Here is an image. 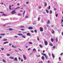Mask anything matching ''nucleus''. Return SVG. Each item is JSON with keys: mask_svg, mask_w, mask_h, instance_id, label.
I'll return each mask as SVG.
<instances>
[{"mask_svg": "<svg viewBox=\"0 0 63 63\" xmlns=\"http://www.w3.org/2000/svg\"><path fill=\"white\" fill-rule=\"evenodd\" d=\"M43 55H44V56H47V55H46V54H43Z\"/></svg>", "mask_w": 63, "mask_h": 63, "instance_id": "nucleus-54", "label": "nucleus"}, {"mask_svg": "<svg viewBox=\"0 0 63 63\" xmlns=\"http://www.w3.org/2000/svg\"><path fill=\"white\" fill-rule=\"evenodd\" d=\"M23 57L25 60H26L27 58L26 57V56H25V55H23Z\"/></svg>", "mask_w": 63, "mask_h": 63, "instance_id": "nucleus-4", "label": "nucleus"}, {"mask_svg": "<svg viewBox=\"0 0 63 63\" xmlns=\"http://www.w3.org/2000/svg\"><path fill=\"white\" fill-rule=\"evenodd\" d=\"M56 17H57V16H58V14H57L56 15Z\"/></svg>", "mask_w": 63, "mask_h": 63, "instance_id": "nucleus-59", "label": "nucleus"}, {"mask_svg": "<svg viewBox=\"0 0 63 63\" xmlns=\"http://www.w3.org/2000/svg\"><path fill=\"white\" fill-rule=\"evenodd\" d=\"M0 4H1V5H3V3L2 2L1 3H0Z\"/></svg>", "mask_w": 63, "mask_h": 63, "instance_id": "nucleus-60", "label": "nucleus"}, {"mask_svg": "<svg viewBox=\"0 0 63 63\" xmlns=\"http://www.w3.org/2000/svg\"><path fill=\"white\" fill-rule=\"evenodd\" d=\"M55 46H54L53 47V48H55Z\"/></svg>", "mask_w": 63, "mask_h": 63, "instance_id": "nucleus-45", "label": "nucleus"}, {"mask_svg": "<svg viewBox=\"0 0 63 63\" xmlns=\"http://www.w3.org/2000/svg\"><path fill=\"white\" fill-rule=\"evenodd\" d=\"M45 52V50H44L43 51V52Z\"/></svg>", "mask_w": 63, "mask_h": 63, "instance_id": "nucleus-63", "label": "nucleus"}, {"mask_svg": "<svg viewBox=\"0 0 63 63\" xmlns=\"http://www.w3.org/2000/svg\"><path fill=\"white\" fill-rule=\"evenodd\" d=\"M31 32L32 33H33L34 32V31L33 30H32L31 31Z\"/></svg>", "mask_w": 63, "mask_h": 63, "instance_id": "nucleus-39", "label": "nucleus"}, {"mask_svg": "<svg viewBox=\"0 0 63 63\" xmlns=\"http://www.w3.org/2000/svg\"><path fill=\"white\" fill-rule=\"evenodd\" d=\"M40 31L41 32H43V27H40Z\"/></svg>", "mask_w": 63, "mask_h": 63, "instance_id": "nucleus-2", "label": "nucleus"}, {"mask_svg": "<svg viewBox=\"0 0 63 63\" xmlns=\"http://www.w3.org/2000/svg\"><path fill=\"white\" fill-rule=\"evenodd\" d=\"M8 42H5L4 43V44H8Z\"/></svg>", "mask_w": 63, "mask_h": 63, "instance_id": "nucleus-19", "label": "nucleus"}, {"mask_svg": "<svg viewBox=\"0 0 63 63\" xmlns=\"http://www.w3.org/2000/svg\"><path fill=\"white\" fill-rule=\"evenodd\" d=\"M38 8L39 9H41V6H40Z\"/></svg>", "mask_w": 63, "mask_h": 63, "instance_id": "nucleus-56", "label": "nucleus"}, {"mask_svg": "<svg viewBox=\"0 0 63 63\" xmlns=\"http://www.w3.org/2000/svg\"><path fill=\"white\" fill-rule=\"evenodd\" d=\"M0 14H2V13L3 14L4 13V12H0Z\"/></svg>", "mask_w": 63, "mask_h": 63, "instance_id": "nucleus-46", "label": "nucleus"}, {"mask_svg": "<svg viewBox=\"0 0 63 63\" xmlns=\"http://www.w3.org/2000/svg\"><path fill=\"white\" fill-rule=\"evenodd\" d=\"M52 13V11H50V14H51Z\"/></svg>", "mask_w": 63, "mask_h": 63, "instance_id": "nucleus-38", "label": "nucleus"}, {"mask_svg": "<svg viewBox=\"0 0 63 63\" xmlns=\"http://www.w3.org/2000/svg\"><path fill=\"white\" fill-rule=\"evenodd\" d=\"M21 30H22V31H24V29H21Z\"/></svg>", "mask_w": 63, "mask_h": 63, "instance_id": "nucleus-49", "label": "nucleus"}, {"mask_svg": "<svg viewBox=\"0 0 63 63\" xmlns=\"http://www.w3.org/2000/svg\"><path fill=\"white\" fill-rule=\"evenodd\" d=\"M28 17V16H26V17H25V18H27Z\"/></svg>", "mask_w": 63, "mask_h": 63, "instance_id": "nucleus-57", "label": "nucleus"}, {"mask_svg": "<svg viewBox=\"0 0 63 63\" xmlns=\"http://www.w3.org/2000/svg\"><path fill=\"white\" fill-rule=\"evenodd\" d=\"M21 62H23V59H21Z\"/></svg>", "mask_w": 63, "mask_h": 63, "instance_id": "nucleus-47", "label": "nucleus"}, {"mask_svg": "<svg viewBox=\"0 0 63 63\" xmlns=\"http://www.w3.org/2000/svg\"><path fill=\"white\" fill-rule=\"evenodd\" d=\"M48 9H50V6H49Z\"/></svg>", "mask_w": 63, "mask_h": 63, "instance_id": "nucleus-41", "label": "nucleus"}, {"mask_svg": "<svg viewBox=\"0 0 63 63\" xmlns=\"http://www.w3.org/2000/svg\"><path fill=\"white\" fill-rule=\"evenodd\" d=\"M48 56H45V58H46L47 60L48 59Z\"/></svg>", "mask_w": 63, "mask_h": 63, "instance_id": "nucleus-16", "label": "nucleus"}, {"mask_svg": "<svg viewBox=\"0 0 63 63\" xmlns=\"http://www.w3.org/2000/svg\"><path fill=\"white\" fill-rule=\"evenodd\" d=\"M25 11L23 14V17L24 16V14H25Z\"/></svg>", "mask_w": 63, "mask_h": 63, "instance_id": "nucleus-13", "label": "nucleus"}, {"mask_svg": "<svg viewBox=\"0 0 63 63\" xmlns=\"http://www.w3.org/2000/svg\"><path fill=\"white\" fill-rule=\"evenodd\" d=\"M7 15L6 14H2V16H7Z\"/></svg>", "mask_w": 63, "mask_h": 63, "instance_id": "nucleus-24", "label": "nucleus"}, {"mask_svg": "<svg viewBox=\"0 0 63 63\" xmlns=\"http://www.w3.org/2000/svg\"><path fill=\"white\" fill-rule=\"evenodd\" d=\"M52 31H53L52 32V34H54V30H52Z\"/></svg>", "mask_w": 63, "mask_h": 63, "instance_id": "nucleus-29", "label": "nucleus"}, {"mask_svg": "<svg viewBox=\"0 0 63 63\" xmlns=\"http://www.w3.org/2000/svg\"><path fill=\"white\" fill-rule=\"evenodd\" d=\"M46 11L47 13H48V10H46Z\"/></svg>", "mask_w": 63, "mask_h": 63, "instance_id": "nucleus-31", "label": "nucleus"}, {"mask_svg": "<svg viewBox=\"0 0 63 63\" xmlns=\"http://www.w3.org/2000/svg\"><path fill=\"white\" fill-rule=\"evenodd\" d=\"M22 33H23V34H26V32H23Z\"/></svg>", "mask_w": 63, "mask_h": 63, "instance_id": "nucleus-37", "label": "nucleus"}, {"mask_svg": "<svg viewBox=\"0 0 63 63\" xmlns=\"http://www.w3.org/2000/svg\"><path fill=\"white\" fill-rule=\"evenodd\" d=\"M6 55L7 56H10V54H7Z\"/></svg>", "mask_w": 63, "mask_h": 63, "instance_id": "nucleus-23", "label": "nucleus"}, {"mask_svg": "<svg viewBox=\"0 0 63 63\" xmlns=\"http://www.w3.org/2000/svg\"><path fill=\"white\" fill-rule=\"evenodd\" d=\"M2 61L3 62H4V63H6V61H5V60H4V59L2 60Z\"/></svg>", "mask_w": 63, "mask_h": 63, "instance_id": "nucleus-12", "label": "nucleus"}, {"mask_svg": "<svg viewBox=\"0 0 63 63\" xmlns=\"http://www.w3.org/2000/svg\"><path fill=\"white\" fill-rule=\"evenodd\" d=\"M62 35H63V32H62Z\"/></svg>", "mask_w": 63, "mask_h": 63, "instance_id": "nucleus-62", "label": "nucleus"}, {"mask_svg": "<svg viewBox=\"0 0 63 63\" xmlns=\"http://www.w3.org/2000/svg\"><path fill=\"white\" fill-rule=\"evenodd\" d=\"M18 35L19 36H22V35H23V34L22 33H19Z\"/></svg>", "mask_w": 63, "mask_h": 63, "instance_id": "nucleus-10", "label": "nucleus"}, {"mask_svg": "<svg viewBox=\"0 0 63 63\" xmlns=\"http://www.w3.org/2000/svg\"><path fill=\"white\" fill-rule=\"evenodd\" d=\"M59 59L60 61H61V58H60V57H59Z\"/></svg>", "mask_w": 63, "mask_h": 63, "instance_id": "nucleus-34", "label": "nucleus"}, {"mask_svg": "<svg viewBox=\"0 0 63 63\" xmlns=\"http://www.w3.org/2000/svg\"><path fill=\"white\" fill-rule=\"evenodd\" d=\"M12 47H15V48H16V47H14V45H12Z\"/></svg>", "mask_w": 63, "mask_h": 63, "instance_id": "nucleus-43", "label": "nucleus"}, {"mask_svg": "<svg viewBox=\"0 0 63 63\" xmlns=\"http://www.w3.org/2000/svg\"><path fill=\"white\" fill-rule=\"evenodd\" d=\"M47 6V3H45V7H46Z\"/></svg>", "mask_w": 63, "mask_h": 63, "instance_id": "nucleus-25", "label": "nucleus"}, {"mask_svg": "<svg viewBox=\"0 0 63 63\" xmlns=\"http://www.w3.org/2000/svg\"><path fill=\"white\" fill-rule=\"evenodd\" d=\"M50 46H51V47L53 46V45H52V43H50Z\"/></svg>", "mask_w": 63, "mask_h": 63, "instance_id": "nucleus-27", "label": "nucleus"}, {"mask_svg": "<svg viewBox=\"0 0 63 63\" xmlns=\"http://www.w3.org/2000/svg\"><path fill=\"white\" fill-rule=\"evenodd\" d=\"M1 35H5V34L3 33V34H1Z\"/></svg>", "mask_w": 63, "mask_h": 63, "instance_id": "nucleus-40", "label": "nucleus"}, {"mask_svg": "<svg viewBox=\"0 0 63 63\" xmlns=\"http://www.w3.org/2000/svg\"><path fill=\"white\" fill-rule=\"evenodd\" d=\"M9 58L10 59H14V57H9Z\"/></svg>", "mask_w": 63, "mask_h": 63, "instance_id": "nucleus-8", "label": "nucleus"}, {"mask_svg": "<svg viewBox=\"0 0 63 63\" xmlns=\"http://www.w3.org/2000/svg\"><path fill=\"white\" fill-rule=\"evenodd\" d=\"M18 58H19V60H20L21 59V58H20V57H19Z\"/></svg>", "mask_w": 63, "mask_h": 63, "instance_id": "nucleus-53", "label": "nucleus"}, {"mask_svg": "<svg viewBox=\"0 0 63 63\" xmlns=\"http://www.w3.org/2000/svg\"><path fill=\"white\" fill-rule=\"evenodd\" d=\"M26 4H29V2H26Z\"/></svg>", "mask_w": 63, "mask_h": 63, "instance_id": "nucleus-50", "label": "nucleus"}, {"mask_svg": "<svg viewBox=\"0 0 63 63\" xmlns=\"http://www.w3.org/2000/svg\"><path fill=\"white\" fill-rule=\"evenodd\" d=\"M18 16H21V14H20V13H19L18 14Z\"/></svg>", "mask_w": 63, "mask_h": 63, "instance_id": "nucleus-42", "label": "nucleus"}, {"mask_svg": "<svg viewBox=\"0 0 63 63\" xmlns=\"http://www.w3.org/2000/svg\"><path fill=\"white\" fill-rule=\"evenodd\" d=\"M36 56L37 57H40V55H39L38 56L37 55Z\"/></svg>", "mask_w": 63, "mask_h": 63, "instance_id": "nucleus-33", "label": "nucleus"}, {"mask_svg": "<svg viewBox=\"0 0 63 63\" xmlns=\"http://www.w3.org/2000/svg\"><path fill=\"white\" fill-rule=\"evenodd\" d=\"M51 42H53V39L51 38Z\"/></svg>", "mask_w": 63, "mask_h": 63, "instance_id": "nucleus-14", "label": "nucleus"}, {"mask_svg": "<svg viewBox=\"0 0 63 63\" xmlns=\"http://www.w3.org/2000/svg\"><path fill=\"white\" fill-rule=\"evenodd\" d=\"M7 39H3V41H7Z\"/></svg>", "mask_w": 63, "mask_h": 63, "instance_id": "nucleus-20", "label": "nucleus"}, {"mask_svg": "<svg viewBox=\"0 0 63 63\" xmlns=\"http://www.w3.org/2000/svg\"><path fill=\"white\" fill-rule=\"evenodd\" d=\"M52 56L53 58H54V55L53 54H52Z\"/></svg>", "mask_w": 63, "mask_h": 63, "instance_id": "nucleus-21", "label": "nucleus"}, {"mask_svg": "<svg viewBox=\"0 0 63 63\" xmlns=\"http://www.w3.org/2000/svg\"><path fill=\"white\" fill-rule=\"evenodd\" d=\"M54 11H56V8H55L54 9Z\"/></svg>", "mask_w": 63, "mask_h": 63, "instance_id": "nucleus-52", "label": "nucleus"}, {"mask_svg": "<svg viewBox=\"0 0 63 63\" xmlns=\"http://www.w3.org/2000/svg\"><path fill=\"white\" fill-rule=\"evenodd\" d=\"M37 38L38 40V41H39L40 40V39H39V38H38V37H37Z\"/></svg>", "mask_w": 63, "mask_h": 63, "instance_id": "nucleus-48", "label": "nucleus"}, {"mask_svg": "<svg viewBox=\"0 0 63 63\" xmlns=\"http://www.w3.org/2000/svg\"><path fill=\"white\" fill-rule=\"evenodd\" d=\"M44 43L45 44V45L46 46H47V44H48V42H47V41H45Z\"/></svg>", "mask_w": 63, "mask_h": 63, "instance_id": "nucleus-3", "label": "nucleus"}, {"mask_svg": "<svg viewBox=\"0 0 63 63\" xmlns=\"http://www.w3.org/2000/svg\"><path fill=\"white\" fill-rule=\"evenodd\" d=\"M39 46L40 47H41V48H42L43 47V46L42 45L40 44L39 45Z\"/></svg>", "mask_w": 63, "mask_h": 63, "instance_id": "nucleus-17", "label": "nucleus"}, {"mask_svg": "<svg viewBox=\"0 0 63 63\" xmlns=\"http://www.w3.org/2000/svg\"><path fill=\"white\" fill-rule=\"evenodd\" d=\"M63 53H62L61 54V55H62V54H63Z\"/></svg>", "mask_w": 63, "mask_h": 63, "instance_id": "nucleus-61", "label": "nucleus"}, {"mask_svg": "<svg viewBox=\"0 0 63 63\" xmlns=\"http://www.w3.org/2000/svg\"><path fill=\"white\" fill-rule=\"evenodd\" d=\"M29 44H33V43L31 42H29Z\"/></svg>", "mask_w": 63, "mask_h": 63, "instance_id": "nucleus-26", "label": "nucleus"}, {"mask_svg": "<svg viewBox=\"0 0 63 63\" xmlns=\"http://www.w3.org/2000/svg\"><path fill=\"white\" fill-rule=\"evenodd\" d=\"M48 55H49V56H50V53H49Z\"/></svg>", "mask_w": 63, "mask_h": 63, "instance_id": "nucleus-51", "label": "nucleus"}, {"mask_svg": "<svg viewBox=\"0 0 63 63\" xmlns=\"http://www.w3.org/2000/svg\"><path fill=\"white\" fill-rule=\"evenodd\" d=\"M9 45L10 46H11L12 45V44H9Z\"/></svg>", "mask_w": 63, "mask_h": 63, "instance_id": "nucleus-64", "label": "nucleus"}, {"mask_svg": "<svg viewBox=\"0 0 63 63\" xmlns=\"http://www.w3.org/2000/svg\"><path fill=\"white\" fill-rule=\"evenodd\" d=\"M24 26H20V28H24Z\"/></svg>", "mask_w": 63, "mask_h": 63, "instance_id": "nucleus-15", "label": "nucleus"}, {"mask_svg": "<svg viewBox=\"0 0 63 63\" xmlns=\"http://www.w3.org/2000/svg\"><path fill=\"white\" fill-rule=\"evenodd\" d=\"M40 20V17H39L38 18V21H39Z\"/></svg>", "mask_w": 63, "mask_h": 63, "instance_id": "nucleus-30", "label": "nucleus"}, {"mask_svg": "<svg viewBox=\"0 0 63 63\" xmlns=\"http://www.w3.org/2000/svg\"><path fill=\"white\" fill-rule=\"evenodd\" d=\"M49 23H50V21H49V20H48L47 23V24H49Z\"/></svg>", "mask_w": 63, "mask_h": 63, "instance_id": "nucleus-18", "label": "nucleus"}, {"mask_svg": "<svg viewBox=\"0 0 63 63\" xmlns=\"http://www.w3.org/2000/svg\"><path fill=\"white\" fill-rule=\"evenodd\" d=\"M36 50V49L34 48L33 49V51H35Z\"/></svg>", "mask_w": 63, "mask_h": 63, "instance_id": "nucleus-22", "label": "nucleus"}, {"mask_svg": "<svg viewBox=\"0 0 63 63\" xmlns=\"http://www.w3.org/2000/svg\"><path fill=\"white\" fill-rule=\"evenodd\" d=\"M56 42H58V38H56Z\"/></svg>", "mask_w": 63, "mask_h": 63, "instance_id": "nucleus-36", "label": "nucleus"}, {"mask_svg": "<svg viewBox=\"0 0 63 63\" xmlns=\"http://www.w3.org/2000/svg\"><path fill=\"white\" fill-rule=\"evenodd\" d=\"M1 49L2 50H4V48L3 47L2 48H1Z\"/></svg>", "mask_w": 63, "mask_h": 63, "instance_id": "nucleus-32", "label": "nucleus"}, {"mask_svg": "<svg viewBox=\"0 0 63 63\" xmlns=\"http://www.w3.org/2000/svg\"><path fill=\"white\" fill-rule=\"evenodd\" d=\"M16 11L15 10H13V11H12L11 12V13L12 14H16Z\"/></svg>", "mask_w": 63, "mask_h": 63, "instance_id": "nucleus-1", "label": "nucleus"}, {"mask_svg": "<svg viewBox=\"0 0 63 63\" xmlns=\"http://www.w3.org/2000/svg\"><path fill=\"white\" fill-rule=\"evenodd\" d=\"M34 31L35 33H37V31L36 30H35Z\"/></svg>", "mask_w": 63, "mask_h": 63, "instance_id": "nucleus-28", "label": "nucleus"}, {"mask_svg": "<svg viewBox=\"0 0 63 63\" xmlns=\"http://www.w3.org/2000/svg\"><path fill=\"white\" fill-rule=\"evenodd\" d=\"M31 49V48H29L28 49V50H30Z\"/></svg>", "mask_w": 63, "mask_h": 63, "instance_id": "nucleus-44", "label": "nucleus"}, {"mask_svg": "<svg viewBox=\"0 0 63 63\" xmlns=\"http://www.w3.org/2000/svg\"><path fill=\"white\" fill-rule=\"evenodd\" d=\"M27 35L28 36H30L31 35V34L29 33H27Z\"/></svg>", "mask_w": 63, "mask_h": 63, "instance_id": "nucleus-6", "label": "nucleus"}, {"mask_svg": "<svg viewBox=\"0 0 63 63\" xmlns=\"http://www.w3.org/2000/svg\"><path fill=\"white\" fill-rule=\"evenodd\" d=\"M14 61H17V58H15L14 60Z\"/></svg>", "mask_w": 63, "mask_h": 63, "instance_id": "nucleus-9", "label": "nucleus"}, {"mask_svg": "<svg viewBox=\"0 0 63 63\" xmlns=\"http://www.w3.org/2000/svg\"><path fill=\"white\" fill-rule=\"evenodd\" d=\"M28 29H30V30H32L33 29V27H29Z\"/></svg>", "mask_w": 63, "mask_h": 63, "instance_id": "nucleus-5", "label": "nucleus"}, {"mask_svg": "<svg viewBox=\"0 0 63 63\" xmlns=\"http://www.w3.org/2000/svg\"><path fill=\"white\" fill-rule=\"evenodd\" d=\"M41 59L42 60H44L45 59V57L44 56H42L41 57Z\"/></svg>", "mask_w": 63, "mask_h": 63, "instance_id": "nucleus-7", "label": "nucleus"}, {"mask_svg": "<svg viewBox=\"0 0 63 63\" xmlns=\"http://www.w3.org/2000/svg\"><path fill=\"white\" fill-rule=\"evenodd\" d=\"M15 38H17L18 37L17 36H15Z\"/></svg>", "mask_w": 63, "mask_h": 63, "instance_id": "nucleus-55", "label": "nucleus"}, {"mask_svg": "<svg viewBox=\"0 0 63 63\" xmlns=\"http://www.w3.org/2000/svg\"><path fill=\"white\" fill-rule=\"evenodd\" d=\"M22 38H25V36H22Z\"/></svg>", "mask_w": 63, "mask_h": 63, "instance_id": "nucleus-35", "label": "nucleus"}, {"mask_svg": "<svg viewBox=\"0 0 63 63\" xmlns=\"http://www.w3.org/2000/svg\"><path fill=\"white\" fill-rule=\"evenodd\" d=\"M9 31H12V30H13V29L11 28H9Z\"/></svg>", "mask_w": 63, "mask_h": 63, "instance_id": "nucleus-11", "label": "nucleus"}, {"mask_svg": "<svg viewBox=\"0 0 63 63\" xmlns=\"http://www.w3.org/2000/svg\"><path fill=\"white\" fill-rule=\"evenodd\" d=\"M17 6H19V3H17Z\"/></svg>", "mask_w": 63, "mask_h": 63, "instance_id": "nucleus-58", "label": "nucleus"}]
</instances>
